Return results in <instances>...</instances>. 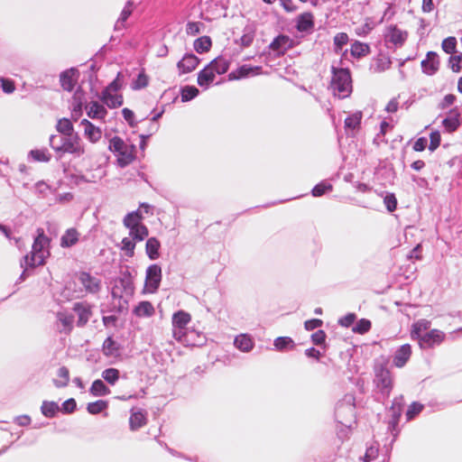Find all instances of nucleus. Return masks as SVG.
<instances>
[{
	"mask_svg": "<svg viewBox=\"0 0 462 462\" xmlns=\"http://www.w3.org/2000/svg\"><path fill=\"white\" fill-rule=\"evenodd\" d=\"M37 232L38 235L32 244L31 254L23 256L21 261L20 264L23 271L19 277L20 282H23L29 276V269L44 264L45 259L50 255V238L44 235L42 229H38Z\"/></svg>",
	"mask_w": 462,
	"mask_h": 462,
	"instance_id": "nucleus-1",
	"label": "nucleus"
},
{
	"mask_svg": "<svg viewBox=\"0 0 462 462\" xmlns=\"http://www.w3.org/2000/svg\"><path fill=\"white\" fill-rule=\"evenodd\" d=\"M50 146L61 157L64 153H69L79 157L85 152L79 135H57L50 136Z\"/></svg>",
	"mask_w": 462,
	"mask_h": 462,
	"instance_id": "nucleus-2",
	"label": "nucleus"
},
{
	"mask_svg": "<svg viewBox=\"0 0 462 462\" xmlns=\"http://www.w3.org/2000/svg\"><path fill=\"white\" fill-rule=\"evenodd\" d=\"M332 78L329 88L335 97L346 98L352 93V79L350 71L347 69L331 68Z\"/></svg>",
	"mask_w": 462,
	"mask_h": 462,
	"instance_id": "nucleus-3",
	"label": "nucleus"
},
{
	"mask_svg": "<svg viewBox=\"0 0 462 462\" xmlns=\"http://www.w3.org/2000/svg\"><path fill=\"white\" fill-rule=\"evenodd\" d=\"M108 149L116 157V163L121 168L129 165L135 159V146L125 143L119 136L110 139Z\"/></svg>",
	"mask_w": 462,
	"mask_h": 462,
	"instance_id": "nucleus-4",
	"label": "nucleus"
},
{
	"mask_svg": "<svg viewBox=\"0 0 462 462\" xmlns=\"http://www.w3.org/2000/svg\"><path fill=\"white\" fill-rule=\"evenodd\" d=\"M120 76L119 72L116 78L100 93L99 99L109 108H117L123 105V96L119 93L122 88Z\"/></svg>",
	"mask_w": 462,
	"mask_h": 462,
	"instance_id": "nucleus-5",
	"label": "nucleus"
},
{
	"mask_svg": "<svg viewBox=\"0 0 462 462\" xmlns=\"http://www.w3.org/2000/svg\"><path fill=\"white\" fill-rule=\"evenodd\" d=\"M374 383L376 389L385 397H388L393 386V380L389 369L380 365L375 367Z\"/></svg>",
	"mask_w": 462,
	"mask_h": 462,
	"instance_id": "nucleus-6",
	"label": "nucleus"
},
{
	"mask_svg": "<svg viewBox=\"0 0 462 462\" xmlns=\"http://www.w3.org/2000/svg\"><path fill=\"white\" fill-rule=\"evenodd\" d=\"M408 38V32L396 25H389L384 32V42L388 49L401 48Z\"/></svg>",
	"mask_w": 462,
	"mask_h": 462,
	"instance_id": "nucleus-7",
	"label": "nucleus"
},
{
	"mask_svg": "<svg viewBox=\"0 0 462 462\" xmlns=\"http://www.w3.org/2000/svg\"><path fill=\"white\" fill-rule=\"evenodd\" d=\"M445 333L439 329H431L425 332L418 340L419 346L421 349L432 348L435 346L440 345L445 339Z\"/></svg>",
	"mask_w": 462,
	"mask_h": 462,
	"instance_id": "nucleus-8",
	"label": "nucleus"
},
{
	"mask_svg": "<svg viewBox=\"0 0 462 462\" xmlns=\"http://www.w3.org/2000/svg\"><path fill=\"white\" fill-rule=\"evenodd\" d=\"M162 281V268L158 264L148 266L145 273V286L150 292H155Z\"/></svg>",
	"mask_w": 462,
	"mask_h": 462,
	"instance_id": "nucleus-9",
	"label": "nucleus"
},
{
	"mask_svg": "<svg viewBox=\"0 0 462 462\" xmlns=\"http://www.w3.org/2000/svg\"><path fill=\"white\" fill-rule=\"evenodd\" d=\"M134 292V286L130 277L125 276L115 281L111 294L113 298L122 299L125 296H130Z\"/></svg>",
	"mask_w": 462,
	"mask_h": 462,
	"instance_id": "nucleus-10",
	"label": "nucleus"
},
{
	"mask_svg": "<svg viewBox=\"0 0 462 462\" xmlns=\"http://www.w3.org/2000/svg\"><path fill=\"white\" fill-rule=\"evenodd\" d=\"M78 281L88 293H97L101 289V280L89 273H79L78 274Z\"/></svg>",
	"mask_w": 462,
	"mask_h": 462,
	"instance_id": "nucleus-11",
	"label": "nucleus"
},
{
	"mask_svg": "<svg viewBox=\"0 0 462 462\" xmlns=\"http://www.w3.org/2000/svg\"><path fill=\"white\" fill-rule=\"evenodd\" d=\"M404 405L403 397L399 396L393 399V404L389 410V413L391 416V419L388 423V429L393 432L396 430L400 417L402 412V408Z\"/></svg>",
	"mask_w": 462,
	"mask_h": 462,
	"instance_id": "nucleus-12",
	"label": "nucleus"
},
{
	"mask_svg": "<svg viewBox=\"0 0 462 462\" xmlns=\"http://www.w3.org/2000/svg\"><path fill=\"white\" fill-rule=\"evenodd\" d=\"M293 40L287 35L280 34L275 37L269 45V49L276 55L284 54L289 49L293 47Z\"/></svg>",
	"mask_w": 462,
	"mask_h": 462,
	"instance_id": "nucleus-13",
	"label": "nucleus"
},
{
	"mask_svg": "<svg viewBox=\"0 0 462 462\" xmlns=\"http://www.w3.org/2000/svg\"><path fill=\"white\" fill-rule=\"evenodd\" d=\"M79 72L75 68L64 70L60 75V81L62 88L66 91H72L78 82Z\"/></svg>",
	"mask_w": 462,
	"mask_h": 462,
	"instance_id": "nucleus-14",
	"label": "nucleus"
},
{
	"mask_svg": "<svg viewBox=\"0 0 462 462\" xmlns=\"http://www.w3.org/2000/svg\"><path fill=\"white\" fill-rule=\"evenodd\" d=\"M85 110L88 116L94 120L104 121L107 116V110L104 105L95 100L87 103L85 106Z\"/></svg>",
	"mask_w": 462,
	"mask_h": 462,
	"instance_id": "nucleus-15",
	"label": "nucleus"
},
{
	"mask_svg": "<svg viewBox=\"0 0 462 462\" xmlns=\"http://www.w3.org/2000/svg\"><path fill=\"white\" fill-rule=\"evenodd\" d=\"M439 68V56L434 51H429L426 55V59L421 61V69L423 73L432 76Z\"/></svg>",
	"mask_w": 462,
	"mask_h": 462,
	"instance_id": "nucleus-16",
	"label": "nucleus"
},
{
	"mask_svg": "<svg viewBox=\"0 0 462 462\" xmlns=\"http://www.w3.org/2000/svg\"><path fill=\"white\" fill-rule=\"evenodd\" d=\"M461 125L460 113L457 107L450 109L446 118L442 121V125L448 133L455 132Z\"/></svg>",
	"mask_w": 462,
	"mask_h": 462,
	"instance_id": "nucleus-17",
	"label": "nucleus"
},
{
	"mask_svg": "<svg viewBox=\"0 0 462 462\" xmlns=\"http://www.w3.org/2000/svg\"><path fill=\"white\" fill-rule=\"evenodd\" d=\"M411 356V346L409 344L401 346L394 353L393 364L396 367H403Z\"/></svg>",
	"mask_w": 462,
	"mask_h": 462,
	"instance_id": "nucleus-18",
	"label": "nucleus"
},
{
	"mask_svg": "<svg viewBox=\"0 0 462 462\" xmlns=\"http://www.w3.org/2000/svg\"><path fill=\"white\" fill-rule=\"evenodd\" d=\"M199 63V58L194 54H186L178 62L177 67L180 73H189L194 70Z\"/></svg>",
	"mask_w": 462,
	"mask_h": 462,
	"instance_id": "nucleus-19",
	"label": "nucleus"
},
{
	"mask_svg": "<svg viewBox=\"0 0 462 462\" xmlns=\"http://www.w3.org/2000/svg\"><path fill=\"white\" fill-rule=\"evenodd\" d=\"M346 411L351 416L355 411V397L352 394L345 395L344 399L339 402L336 407V417L341 418L342 413Z\"/></svg>",
	"mask_w": 462,
	"mask_h": 462,
	"instance_id": "nucleus-20",
	"label": "nucleus"
},
{
	"mask_svg": "<svg viewBox=\"0 0 462 462\" xmlns=\"http://www.w3.org/2000/svg\"><path fill=\"white\" fill-rule=\"evenodd\" d=\"M81 125L84 127L85 136L91 142L97 143L102 136V131L99 127L94 125L88 119L81 121Z\"/></svg>",
	"mask_w": 462,
	"mask_h": 462,
	"instance_id": "nucleus-21",
	"label": "nucleus"
},
{
	"mask_svg": "<svg viewBox=\"0 0 462 462\" xmlns=\"http://www.w3.org/2000/svg\"><path fill=\"white\" fill-rule=\"evenodd\" d=\"M314 27V19L311 13H303L297 17L296 28L300 32H310Z\"/></svg>",
	"mask_w": 462,
	"mask_h": 462,
	"instance_id": "nucleus-22",
	"label": "nucleus"
},
{
	"mask_svg": "<svg viewBox=\"0 0 462 462\" xmlns=\"http://www.w3.org/2000/svg\"><path fill=\"white\" fill-rule=\"evenodd\" d=\"M260 70H261V67H258V66L253 67L250 65H243V66L239 67L236 71H232L228 75V78L231 80L240 79H243V78H245V77H248L251 75H256L259 73Z\"/></svg>",
	"mask_w": 462,
	"mask_h": 462,
	"instance_id": "nucleus-23",
	"label": "nucleus"
},
{
	"mask_svg": "<svg viewBox=\"0 0 462 462\" xmlns=\"http://www.w3.org/2000/svg\"><path fill=\"white\" fill-rule=\"evenodd\" d=\"M234 345L240 351L248 353L254 348V341L249 335L241 334L235 337Z\"/></svg>",
	"mask_w": 462,
	"mask_h": 462,
	"instance_id": "nucleus-24",
	"label": "nucleus"
},
{
	"mask_svg": "<svg viewBox=\"0 0 462 462\" xmlns=\"http://www.w3.org/2000/svg\"><path fill=\"white\" fill-rule=\"evenodd\" d=\"M216 78V73L212 70V69L208 65L202 70H200L198 74V84L207 89L213 83Z\"/></svg>",
	"mask_w": 462,
	"mask_h": 462,
	"instance_id": "nucleus-25",
	"label": "nucleus"
},
{
	"mask_svg": "<svg viewBox=\"0 0 462 462\" xmlns=\"http://www.w3.org/2000/svg\"><path fill=\"white\" fill-rule=\"evenodd\" d=\"M79 317L78 325L84 326L91 315L90 307L85 302H77L73 308Z\"/></svg>",
	"mask_w": 462,
	"mask_h": 462,
	"instance_id": "nucleus-26",
	"label": "nucleus"
},
{
	"mask_svg": "<svg viewBox=\"0 0 462 462\" xmlns=\"http://www.w3.org/2000/svg\"><path fill=\"white\" fill-rule=\"evenodd\" d=\"M79 240V233L76 228H69L65 231L60 238V246L69 248L75 245Z\"/></svg>",
	"mask_w": 462,
	"mask_h": 462,
	"instance_id": "nucleus-27",
	"label": "nucleus"
},
{
	"mask_svg": "<svg viewBox=\"0 0 462 462\" xmlns=\"http://www.w3.org/2000/svg\"><path fill=\"white\" fill-rule=\"evenodd\" d=\"M363 114L361 111H356L349 115L345 119V129L348 134L349 132H355L360 128Z\"/></svg>",
	"mask_w": 462,
	"mask_h": 462,
	"instance_id": "nucleus-28",
	"label": "nucleus"
},
{
	"mask_svg": "<svg viewBox=\"0 0 462 462\" xmlns=\"http://www.w3.org/2000/svg\"><path fill=\"white\" fill-rule=\"evenodd\" d=\"M143 217L141 210L132 211L124 217L123 224L128 229L143 225L142 223Z\"/></svg>",
	"mask_w": 462,
	"mask_h": 462,
	"instance_id": "nucleus-29",
	"label": "nucleus"
},
{
	"mask_svg": "<svg viewBox=\"0 0 462 462\" xmlns=\"http://www.w3.org/2000/svg\"><path fill=\"white\" fill-rule=\"evenodd\" d=\"M133 313L138 318H150L154 315L155 310L150 301H141L134 309Z\"/></svg>",
	"mask_w": 462,
	"mask_h": 462,
	"instance_id": "nucleus-30",
	"label": "nucleus"
},
{
	"mask_svg": "<svg viewBox=\"0 0 462 462\" xmlns=\"http://www.w3.org/2000/svg\"><path fill=\"white\" fill-rule=\"evenodd\" d=\"M161 243L156 237H150L145 244V253L150 260H157L160 257Z\"/></svg>",
	"mask_w": 462,
	"mask_h": 462,
	"instance_id": "nucleus-31",
	"label": "nucleus"
},
{
	"mask_svg": "<svg viewBox=\"0 0 462 462\" xmlns=\"http://www.w3.org/2000/svg\"><path fill=\"white\" fill-rule=\"evenodd\" d=\"M430 328V321L427 319H419L413 323L411 330V337L412 339L419 340L422 337V332H427Z\"/></svg>",
	"mask_w": 462,
	"mask_h": 462,
	"instance_id": "nucleus-32",
	"label": "nucleus"
},
{
	"mask_svg": "<svg viewBox=\"0 0 462 462\" xmlns=\"http://www.w3.org/2000/svg\"><path fill=\"white\" fill-rule=\"evenodd\" d=\"M190 320L191 316L188 312L179 310L172 315V328H186Z\"/></svg>",
	"mask_w": 462,
	"mask_h": 462,
	"instance_id": "nucleus-33",
	"label": "nucleus"
},
{
	"mask_svg": "<svg viewBox=\"0 0 462 462\" xmlns=\"http://www.w3.org/2000/svg\"><path fill=\"white\" fill-rule=\"evenodd\" d=\"M133 10H134V3L131 0H129L125 5V6L120 14V16L115 24L116 30H120L125 27V23L128 19V17L132 14Z\"/></svg>",
	"mask_w": 462,
	"mask_h": 462,
	"instance_id": "nucleus-34",
	"label": "nucleus"
},
{
	"mask_svg": "<svg viewBox=\"0 0 462 462\" xmlns=\"http://www.w3.org/2000/svg\"><path fill=\"white\" fill-rule=\"evenodd\" d=\"M208 66L216 73V75H221L226 73L229 69V61L224 57H217L212 60Z\"/></svg>",
	"mask_w": 462,
	"mask_h": 462,
	"instance_id": "nucleus-35",
	"label": "nucleus"
},
{
	"mask_svg": "<svg viewBox=\"0 0 462 462\" xmlns=\"http://www.w3.org/2000/svg\"><path fill=\"white\" fill-rule=\"evenodd\" d=\"M89 393L93 396L100 397L108 395L111 391L102 380L97 379L92 383Z\"/></svg>",
	"mask_w": 462,
	"mask_h": 462,
	"instance_id": "nucleus-36",
	"label": "nucleus"
},
{
	"mask_svg": "<svg viewBox=\"0 0 462 462\" xmlns=\"http://www.w3.org/2000/svg\"><path fill=\"white\" fill-rule=\"evenodd\" d=\"M351 55L355 58H362L369 54L370 46L367 43L356 41L351 45Z\"/></svg>",
	"mask_w": 462,
	"mask_h": 462,
	"instance_id": "nucleus-37",
	"label": "nucleus"
},
{
	"mask_svg": "<svg viewBox=\"0 0 462 462\" xmlns=\"http://www.w3.org/2000/svg\"><path fill=\"white\" fill-rule=\"evenodd\" d=\"M130 428L132 430H136L146 423V418L142 411L132 412L129 420Z\"/></svg>",
	"mask_w": 462,
	"mask_h": 462,
	"instance_id": "nucleus-38",
	"label": "nucleus"
},
{
	"mask_svg": "<svg viewBox=\"0 0 462 462\" xmlns=\"http://www.w3.org/2000/svg\"><path fill=\"white\" fill-rule=\"evenodd\" d=\"M56 129L63 135H78L77 134H74L73 125L68 118L60 119L57 123Z\"/></svg>",
	"mask_w": 462,
	"mask_h": 462,
	"instance_id": "nucleus-39",
	"label": "nucleus"
},
{
	"mask_svg": "<svg viewBox=\"0 0 462 462\" xmlns=\"http://www.w3.org/2000/svg\"><path fill=\"white\" fill-rule=\"evenodd\" d=\"M29 157L35 162H49L51 159V155L46 148L31 150Z\"/></svg>",
	"mask_w": 462,
	"mask_h": 462,
	"instance_id": "nucleus-40",
	"label": "nucleus"
},
{
	"mask_svg": "<svg viewBox=\"0 0 462 462\" xmlns=\"http://www.w3.org/2000/svg\"><path fill=\"white\" fill-rule=\"evenodd\" d=\"M129 236L133 240L140 242L148 237L149 230L145 225H141L129 229Z\"/></svg>",
	"mask_w": 462,
	"mask_h": 462,
	"instance_id": "nucleus-41",
	"label": "nucleus"
},
{
	"mask_svg": "<svg viewBox=\"0 0 462 462\" xmlns=\"http://www.w3.org/2000/svg\"><path fill=\"white\" fill-rule=\"evenodd\" d=\"M59 411L60 407L55 402H42L41 411L45 417L53 418Z\"/></svg>",
	"mask_w": 462,
	"mask_h": 462,
	"instance_id": "nucleus-42",
	"label": "nucleus"
},
{
	"mask_svg": "<svg viewBox=\"0 0 462 462\" xmlns=\"http://www.w3.org/2000/svg\"><path fill=\"white\" fill-rule=\"evenodd\" d=\"M58 379L53 380V383L58 388H62L68 385L69 381V372L65 366H61L58 370Z\"/></svg>",
	"mask_w": 462,
	"mask_h": 462,
	"instance_id": "nucleus-43",
	"label": "nucleus"
},
{
	"mask_svg": "<svg viewBox=\"0 0 462 462\" xmlns=\"http://www.w3.org/2000/svg\"><path fill=\"white\" fill-rule=\"evenodd\" d=\"M101 376L110 385H115L120 377L119 370L116 368H106L105 369Z\"/></svg>",
	"mask_w": 462,
	"mask_h": 462,
	"instance_id": "nucleus-44",
	"label": "nucleus"
},
{
	"mask_svg": "<svg viewBox=\"0 0 462 462\" xmlns=\"http://www.w3.org/2000/svg\"><path fill=\"white\" fill-rule=\"evenodd\" d=\"M108 407V402L104 400H97L93 402H89L87 406V411L93 415L98 414Z\"/></svg>",
	"mask_w": 462,
	"mask_h": 462,
	"instance_id": "nucleus-45",
	"label": "nucleus"
},
{
	"mask_svg": "<svg viewBox=\"0 0 462 462\" xmlns=\"http://www.w3.org/2000/svg\"><path fill=\"white\" fill-rule=\"evenodd\" d=\"M211 47V40L208 36H202L194 42V49L199 53L208 51Z\"/></svg>",
	"mask_w": 462,
	"mask_h": 462,
	"instance_id": "nucleus-46",
	"label": "nucleus"
},
{
	"mask_svg": "<svg viewBox=\"0 0 462 462\" xmlns=\"http://www.w3.org/2000/svg\"><path fill=\"white\" fill-rule=\"evenodd\" d=\"M274 347L279 351H283L287 348H293L294 342L289 337H279L273 342Z\"/></svg>",
	"mask_w": 462,
	"mask_h": 462,
	"instance_id": "nucleus-47",
	"label": "nucleus"
},
{
	"mask_svg": "<svg viewBox=\"0 0 462 462\" xmlns=\"http://www.w3.org/2000/svg\"><path fill=\"white\" fill-rule=\"evenodd\" d=\"M254 30L251 26H246L243 31V35L240 38V43L243 47L250 46L254 39Z\"/></svg>",
	"mask_w": 462,
	"mask_h": 462,
	"instance_id": "nucleus-48",
	"label": "nucleus"
},
{
	"mask_svg": "<svg viewBox=\"0 0 462 462\" xmlns=\"http://www.w3.org/2000/svg\"><path fill=\"white\" fill-rule=\"evenodd\" d=\"M199 94V89L194 86H185L181 88V101L188 102Z\"/></svg>",
	"mask_w": 462,
	"mask_h": 462,
	"instance_id": "nucleus-49",
	"label": "nucleus"
},
{
	"mask_svg": "<svg viewBox=\"0 0 462 462\" xmlns=\"http://www.w3.org/2000/svg\"><path fill=\"white\" fill-rule=\"evenodd\" d=\"M118 351L117 343L112 338L107 337L103 343V352L106 356H114Z\"/></svg>",
	"mask_w": 462,
	"mask_h": 462,
	"instance_id": "nucleus-50",
	"label": "nucleus"
},
{
	"mask_svg": "<svg viewBox=\"0 0 462 462\" xmlns=\"http://www.w3.org/2000/svg\"><path fill=\"white\" fill-rule=\"evenodd\" d=\"M121 250L125 253L128 257H133L134 254L135 243L131 237H125L121 242Z\"/></svg>",
	"mask_w": 462,
	"mask_h": 462,
	"instance_id": "nucleus-51",
	"label": "nucleus"
},
{
	"mask_svg": "<svg viewBox=\"0 0 462 462\" xmlns=\"http://www.w3.org/2000/svg\"><path fill=\"white\" fill-rule=\"evenodd\" d=\"M332 189L333 186L329 182L321 181L316 186H314V188L311 190V194L314 197H320L324 195L326 192L331 191Z\"/></svg>",
	"mask_w": 462,
	"mask_h": 462,
	"instance_id": "nucleus-52",
	"label": "nucleus"
},
{
	"mask_svg": "<svg viewBox=\"0 0 462 462\" xmlns=\"http://www.w3.org/2000/svg\"><path fill=\"white\" fill-rule=\"evenodd\" d=\"M58 321L62 327V330L69 332L72 328L73 317L65 313H58Z\"/></svg>",
	"mask_w": 462,
	"mask_h": 462,
	"instance_id": "nucleus-53",
	"label": "nucleus"
},
{
	"mask_svg": "<svg viewBox=\"0 0 462 462\" xmlns=\"http://www.w3.org/2000/svg\"><path fill=\"white\" fill-rule=\"evenodd\" d=\"M149 79L147 75L143 71H141L137 78L132 82V88L134 90H139L147 87Z\"/></svg>",
	"mask_w": 462,
	"mask_h": 462,
	"instance_id": "nucleus-54",
	"label": "nucleus"
},
{
	"mask_svg": "<svg viewBox=\"0 0 462 462\" xmlns=\"http://www.w3.org/2000/svg\"><path fill=\"white\" fill-rule=\"evenodd\" d=\"M371 321L366 319H361L358 320L356 325L353 327L352 330L354 333L357 334H365L368 332L371 328Z\"/></svg>",
	"mask_w": 462,
	"mask_h": 462,
	"instance_id": "nucleus-55",
	"label": "nucleus"
},
{
	"mask_svg": "<svg viewBox=\"0 0 462 462\" xmlns=\"http://www.w3.org/2000/svg\"><path fill=\"white\" fill-rule=\"evenodd\" d=\"M348 42V35L345 32H338L334 37V50L336 52H339L342 47Z\"/></svg>",
	"mask_w": 462,
	"mask_h": 462,
	"instance_id": "nucleus-56",
	"label": "nucleus"
},
{
	"mask_svg": "<svg viewBox=\"0 0 462 462\" xmlns=\"http://www.w3.org/2000/svg\"><path fill=\"white\" fill-rule=\"evenodd\" d=\"M441 47L446 53L453 54L456 51L457 39L452 36L446 38L443 40Z\"/></svg>",
	"mask_w": 462,
	"mask_h": 462,
	"instance_id": "nucleus-57",
	"label": "nucleus"
},
{
	"mask_svg": "<svg viewBox=\"0 0 462 462\" xmlns=\"http://www.w3.org/2000/svg\"><path fill=\"white\" fill-rule=\"evenodd\" d=\"M0 87L3 92L5 94H12L15 90L14 82L12 79H5L3 77L0 78Z\"/></svg>",
	"mask_w": 462,
	"mask_h": 462,
	"instance_id": "nucleus-58",
	"label": "nucleus"
},
{
	"mask_svg": "<svg viewBox=\"0 0 462 462\" xmlns=\"http://www.w3.org/2000/svg\"><path fill=\"white\" fill-rule=\"evenodd\" d=\"M383 203L389 212H393L397 208V199L393 193L386 194Z\"/></svg>",
	"mask_w": 462,
	"mask_h": 462,
	"instance_id": "nucleus-59",
	"label": "nucleus"
},
{
	"mask_svg": "<svg viewBox=\"0 0 462 462\" xmlns=\"http://www.w3.org/2000/svg\"><path fill=\"white\" fill-rule=\"evenodd\" d=\"M423 409V405L419 402H412L406 412L407 420H410L413 419L417 414H419Z\"/></svg>",
	"mask_w": 462,
	"mask_h": 462,
	"instance_id": "nucleus-60",
	"label": "nucleus"
},
{
	"mask_svg": "<svg viewBox=\"0 0 462 462\" xmlns=\"http://www.w3.org/2000/svg\"><path fill=\"white\" fill-rule=\"evenodd\" d=\"M172 336L177 341L182 344L188 343L186 328H173Z\"/></svg>",
	"mask_w": 462,
	"mask_h": 462,
	"instance_id": "nucleus-61",
	"label": "nucleus"
},
{
	"mask_svg": "<svg viewBox=\"0 0 462 462\" xmlns=\"http://www.w3.org/2000/svg\"><path fill=\"white\" fill-rule=\"evenodd\" d=\"M202 23L198 22H189L186 25V32L189 35H196L200 32V27Z\"/></svg>",
	"mask_w": 462,
	"mask_h": 462,
	"instance_id": "nucleus-62",
	"label": "nucleus"
},
{
	"mask_svg": "<svg viewBox=\"0 0 462 462\" xmlns=\"http://www.w3.org/2000/svg\"><path fill=\"white\" fill-rule=\"evenodd\" d=\"M76 401L73 398H70L62 403V407L60 410L64 413H71L76 410Z\"/></svg>",
	"mask_w": 462,
	"mask_h": 462,
	"instance_id": "nucleus-63",
	"label": "nucleus"
},
{
	"mask_svg": "<svg viewBox=\"0 0 462 462\" xmlns=\"http://www.w3.org/2000/svg\"><path fill=\"white\" fill-rule=\"evenodd\" d=\"M430 146H429V149L430 151H434L436 150L439 144H440V134L439 132L438 131H435V132H432L430 134Z\"/></svg>",
	"mask_w": 462,
	"mask_h": 462,
	"instance_id": "nucleus-64",
	"label": "nucleus"
}]
</instances>
